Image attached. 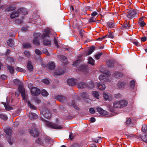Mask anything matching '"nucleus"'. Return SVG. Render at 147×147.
<instances>
[{"instance_id":"18","label":"nucleus","mask_w":147,"mask_h":147,"mask_svg":"<svg viewBox=\"0 0 147 147\" xmlns=\"http://www.w3.org/2000/svg\"><path fill=\"white\" fill-rule=\"evenodd\" d=\"M77 86L79 89H82L84 88H86V84L84 82H81L77 84Z\"/></svg>"},{"instance_id":"7","label":"nucleus","mask_w":147,"mask_h":147,"mask_svg":"<svg viewBox=\"0 0 147 147\" xmlns=\"http://www.w3.org/2000/svg\"><path fill=\"white\" fill-rule=\"evenodd\" d=\"M28 88L30 92H41L40 90L36 87L34 86L32 84H29Z\"/></svg>"},{"instance_id":"19","label":"nucleus","mask_w":147,"mask_h":147,"mask_svg":"<svg viewBox=\"0 0 147 147\" xmlns=\"http://www.w3.org/2000/svg\"><path fill=\"white\" fill-rule=\"evenodd\" d=\"M64 72L61 68H58L54 72V74L56 76H59L64 74Z\"/></svg>"},{"instance_id":"37","label":"nucleus","mask_w":147,"mask_h":147,"mask_svg":"<svg viewBox=\"0 0 147 147\" xmlns=\"http://www.w3.org/2000/svg\"><path fill=\"white\" fill-rule=\"evenodd\" d=\"M31 47L30 44L29 43H24L23 45V48L24 49H29Z\"/></svg>"},{"instance_id":"61","label":"nucleus","mask_w":147,"mask_h":147,"mask_svg":"<svg viewBox=\"0 0 147 147\" xmlns=\"http://www.w3.org/2000/svg\"><path fill=\"white\" fill-rule=\"evenodd\" d=\"M89 112L92 114H94L95 113V110L93 108H91L90 109Z\"/></svg>"},{"instance_id":"26","label":"nucleus","mask_w":147,"mask_h":147,"mask_svg":"<svg viewBox=\"0 0 147 147\" xmlns=\"http://www.w3.org/2000/svg\"><path fill=\"white\" fill-rule=\"evenodd\" d=\"M7 45L11 47H12L14 45V41L12 39H9L7 41Z\"/></svg>"},{"instance_id":"32","label":"nucleus","mask_w":147,"mask_h":147,"mask_svg":"<svg viewBox=\"0 0 147 147\" xmlns=\"http://www.w3.org/2000/svg\"><path fill=\"white\" fill-rule=\"evenodd\" d=\"M114 107L115 108H122L120 104V101H116L114 102L113 104Z\"/></svg>"},{"instance_id":"5","label":"nucleus","mask_w":147,"mask_h":147,"mask_svg":"<svg viewBox=\"0 0 147 147\" xmlns=\"http://www.w3.org/2000/svg\"><path fill=\"white\" fill-rule=\"evenodd\" d=\"M40 114L45 118L49 119L51 117V114L48 109L44 108L41 111Z\"/></svg>"},{"instance_id":"64","label":"nucleus","mask_w":147,"mask_h":147,"mask_svg":"<svg viewBox=\"0 0 147 147\" xmlns=\"http://www.w3.org/2000/svg\"><path fill=\"white\" fill-rule=\"evenodd\" d=\"M84 32V31L83 30H80L79 31V34L80 35V36L82 37H83L84 34H83V32Z\"/></svg>"},{"instance_id":"34","label":"nucleus","mask_w":147,"mask_h":147,"mask_svg":"<svg viewBox=\"0 0 147 147\" xmlns=\"http://www.w3.org/2000/svg\"><path fill=\"white\" fill-rule=\"evenodd\" d=\"M130 26L131 25L127 24L126 21V22H124V24L122 26L121 28L122 30H123L124 29H129Z\"/></svg>"},{"instance_id":"10","label":"nucleus","mask_w":147,"mask_h":147,"mask_svg":"<svg viewBox=\"0 0 147 147\" xmlns=\"http://www.w3.org/2000/svg\"><path fill=\"white\" fill-rule=\"evenodd\" d=\"M95 85L97 88H98L101 91L104 90L106 88L105 85L103 83H100L96 82L95 83Z\"/></svg>"},{"instance_id":"2","label":"nucleus","mask_w":147,"mask_h":147,"mask_svg":"<svg viewBox=\"0 0 147 147\" xmlns=\"http://www.w3.org/2000/svg\"><path fill=\"white\" fill-rule=\"evenodd\" d=\"M36 124L34 123L32 124L31 128L28 129L29 133L34 137H37L38 136L39 133L36 127Z\"/></svg>"},{"instance_id":"4","label":"nucleus","mask_w":147,"mask_h":147,"mask_svg":"<svg viewBox=\"0 0 147 147\" xmlns=\"http://www.w3.org/2000/svg\"><path fill=\"white\" fill-rule=\"evenodd\" d=\"M4 131L6 134V137L8 139V142L9 144L11 145L13 142L12 138L11 137L12 134V130L10 128H7Z\"/></svg>"},{"instance_id":"25","label":"nucleus","mask_w":147,"mask_h":147,"mask_svg":"<svg viewBox=\"0 0 147 147\" xmlns=\"http://www.w3.org/2000/svg\"><path fill=\"white\" fill-rule=\"evenodd\" d=\"M16 9L15 6L14 5H12L10 6L7 7L6 9V11H12Z\"/></svg>"},{"instance_id":"30","label":"nucleus","mask_w":147,"mask_h":147,"mask_svg":"<svg viewBox=\"0 0 147 147\" xmlns=\"http://www.w3.org/2000/svg\"><path fill=\"white\" fill-rule=\"evenodd\" d=\"M18 89L19 90L18 92H25V88L23 86V83L22 84V85H20L18 86Z\"/></svg>"},{"instance_id":"50","label":"nucleus","mask_w":147,"mask_h":147,"mask_svg":"<svg viewBox=\"0 0 147 147\" xmlns=\"http://www.w3.org/2000/svg\"><path fill=\"white\" fill-rule=\"evenodd\" d=\"M75 100L73 99L72 100L71 102H69L68 103V105L70 106H74L76 105L75 104V102L74 101Z\"/></svg>"},{"instance_id":"31","label":"nucleus","mask_w":147,"mask_h":147,"mask_svg":"<svg viewBox=\"0 0 147 147\" xmlns=\"http://www.w3.org/2000/svg\"><path fill=\"white\" fill-rule=\"evenodd\" d=\"M141 139L144 142L147 143V135L144 134H142L140 136Z\"/></svg>"},{"instance_id":"21","label":"nucleus","mask_w":147,"mask_h":147,"mask_svg":"<svg viewBox=\"0 0 147 147\" xmlns=\"http://www.w3.org/2000/svg\"><path fill=\"white\" fill-rule=\"evenodd\" d=\"M88 69V67L87 65H82L78 67V69L82 71H87Z\"/></svg>"},{"instance_id":"56","label":"nucleus","mask_w":147,"mask_h":147,"mask_svg":"<svg viewBox=\"0 0 147 147\" xmlns=\"http://www.w3.org/2000/svg\"><path fill=\"white\" fill-rule=\"evenodd\" d=\"M103 97L106 100H107L109 99V96L106 92H103Z\"/></svg>"},{"instance_id":"14","label":"nucleus","mask_w":147,"mask_h":147,"mask_svg":"<svg viewBox=\"0 0 147 147\" xmlns=\"http://www.w3.org/2000/svg\"><path fill=\"white\" fill-rule=\"evenodd\" d=\"M115 63L114 60H110L107 62L106 64L109 68L112 69L114 67Z\"/></svg>"},{"instance_id":"39","label":"nucleus","mask_w":147,"mask_h":147,"mask_svg":"<svg viewBox=\"0 0 147 147\" xmlns=\"http://www.w3.org/2000/svg\"><path fill=\"white\" fill-rule=\"evenodd\" d=\"M0 118L1 119L5 121H6L8 119L6 115L3 114H0Z\"/></svg>"},{"instance_id":"43","label":"nucleus","mask_w":147,"mask_h":147,"mask_svg":"<svg viewBox=\"0 0 147 147\" xmlns=\"http://www.w3.org/2000/svg\"><path fill=\"white\" fill-rule=\"evenodd\" d=\"M28 106L30 107V108L32 109H36V107L34 106V105L32 104L29 101H28Z\"/></svg>"},{"instance_id":"24","label":"nucleus","mask_w":147,"mask_h":147,"mask_svg":"<svg viewBox=\"0 0 147 147\" xmlns=\"http://www.w3.org/2000/svg\"><path fill=\"white\" fill-rule=\"evenodd\" d=\"M29 117L30 119L32 120L36 119L38 117V115L35 113H31L29 114Z\"/></svg>"},{"instance_id":"58","label":"nucleus","mask_w":147,"mask_h":147,"mask_svg":"<svg viewBox=\"0 0 147 147\" xmlns=\"http://www.w3.org/2000/svg\"><path fill=\"white\" fill-rule=\"evenodd\" d=\"M115 97L117 99L121 98L122 97V95L120 93L117 94L115 95Z\"/></svg>"},{"instance_id":"35","label":"nucleus","mask_w":147,"mask_h":147,"mask_svg":"<svg viewBox=\"0 0 147 147\" xmlns=\"http://www.w3.org/2000/svg\"><path fill=\"white\" fill-rule=\"evenodd\" d=\"M101 138L100 137H98L96 138L92 139V140L95 143H99L101 142Z\"/></svg>"},{"instance_id":"40","label":"nucleus","mask_w":147,"mask_h":147,"mask_svg":"<svg viewBox=\"0 0 147 147\" xmlns=\"http://www.w3.org/2000/svg\"><path fill=\"white\" fill-rule=\"evenodd\" d=\"M102 53L101 52H100L95 55L94 56L95 59L97 60L99 59L101 55H102Z\"/></svg>"},{"instance_id":"41","label":"nucleus","mask_w":147,"mask_h":147,"mask_svg":"<svg viewBox=\"0 0 147 147\" xmlns=\"http://www.w3.org/2000/svg\"><path fill=\"white\" fill-rule=\"evenodd\" d=\"M81 60L80 59H78L74 62L73 64V66H76L80 63Z\"/></svg>"},{"instance_id":"3","label":"nucleus","mask_w":147,"mask_h":147,"mask_svg":"<svg viewBox=\"0 0 147 147\" xmlns=\"http://www.w3.org/2000/svg\"><path fill=\"white\" fill-rule=\"evenodd\" d=\"M40 119L41 120L43 121L46 122V125L51 128L54 129H62V127L61 125H59L58 124L53 123L47 121L46 120L44 119L42 116H41L40 117Z\"/></svg>"},{"instance_id":"46","label":"nucleus","mask_w":147,"mask_h":147,"mask_svg":"<svg viewBox=\"0 0 147 147\" xmlns=\"http://www.w3.org/2000/svg\"><path fill=\"white\" fill-rule=\"evenodd\" d=\"M138 24H139L140 27L143 28L146 25V23L144 21L138 22Z\"/></svg>"},{"instance_id":"8","label":"nucleus","mask_w":147,"mask_h":147,"mask_svg":"<svg viewBox=\"0 0 147 147\" xmlns=\"http://www.w3.org/2000/svg\"><path fill=\"white\" fill-rule=\"evenodd\" d=\"M54 97L55 99L58 100L60 102H63L67 100V98L66 97L62 95L55 96H54Z\"/></svg>"},{"instance_id":"16","label":"nucleus","mask_w":147,"mask_h":147,"mask_svg":"<svg viewBox=\"0 0 147 147\" xmlns=\"http://www.w3.org/2000/svg\"><path fill=\"white\" fill-rule=\"evenodd\" d=\"M27 68L28 70L30 72H32L33 71V66L32 64V62L30 61H28L27 63Z\"/></svg>"},{"instance_id":"33","label":"nucleus","mask_w":147,"mask_h":147,"mask_svg":"<svg viewBox=\"0 0 147 147\" xmlns=\"http://www.w3.org/2000/svg\"><path fill=\"white\" fill-rule=\"evenodd\" d=\"M13 83L16 85L18 86H20V85H22V83L18 79H15L13 80Z\"/></svg>"},{"instance_id":"55","label":"nucleus","mask_w":147,"mask_h":147,"mask_svg":"<svg viewBox=\"0 0 147 147\" xmlns=\"http://www.w3.org/2000/svg\"><path fill=\"white\" fill-rule=\"evenodd\" d=\"M92 95L93 96L96 98V99H98V96L99 94H98V92H92Z\"/></svg>"},{"instance_id":"27","label":"nucleus","mask_w":147,"mask_h":147,"mask_svg":"<svg viewBox=\"0 0 147 147\" xmlns=\"http://www.w3.org/2000/svg\"><path fill=\"white\" fill-rule=\"evenodd\" d=\"M121 107L123 108L126 106L128 104V102L125 100L119 101Z\"/></svg>"},{"instance_id":"36","label":"nucleus","mask_w":147,"mask_h":147,"mask_svg":"<svg viewBox=\"0 0 147 147\" xmlns=\"http://www.w3.org/2000/svg\"><path fill=\"white\" fill-rule=\"evenodd\" d=\"M3 104L6 110L9 111L12 109L13 108L10 106L8 103L6 104L4 103Z\"/></svg>"},{"instance_id":"1","label":"nucleus","mask_w":147,"mask_h":147,"mask_svg":"<svg viewBox=\"0 0 147 147\" xmlns=\"http://www.w3.org/2000/svg\"><path fill=\"white\" fill-rule=\"evenodd\" d=\"M45 32L43 33L41 36V38L43 40V44L45 46H50L51 45V42L49 35L50 30L48 29H45Z\"/></svg>"},{"instance_id":"23","label":"nucleus","mask_w":147,"mask_h":147,"mask_svg":"<svg viewBox=\"0 0 147 147\" xmlns=\"http://www.w3.org/2000/svg\"><path fill=\"white\" fill-rule=\"evenodd\" d=\"M113 75L116 77L119 78H123V76L122 73L118 71L115 72L113 73Z\"/></svg>"},{"instance_id":"38","label":"nucleus","mask_w":147,"mask_h":147,"mask_svg":"<svg viewBox=\"0 0 147 147\" xmlns=\"http://www.w3.org/2000/svg\"><path fill=\"white\" fill-rule=\"evenodd\" d=\"M130 86L131 88L134 89L135 86V82L134 80H131L129 82Z\"/></svg>"},{"instance_id":"51","label":"nucleus","mask_w":147,"mask_h":147,"mask_svg":"<svg viewBox=\"0 0 147 147\" xmlns=\"http://www.w3.org/2000/svg\"><path fill=\"white\" fill-rule=\"evenodd\" d=\"M49 79H45L42 80V82L47 85H48L49 84L50 82L49 81Z\"/></svg>"},{"instance_id":"9","label":"nucleus","mask_w":147,"mask_h":147,"mask_svg":"<svg viewBox=\"0 0 147 147\" xmlns=\"http://www.w3.org/2000/svg\"><path fill=\"white\" fill-rule=\"evenodd\" d=\"M78 82V80L75 78H70L67 79V82L70 86H74Z\"/></svg>"},{"instance_id":"11","label":"nucleus","mask_w":147,"mask_h":147,"mask_svg":"<svg viewBox=\"0 0 147 147\" xmlns=\"http://www.w3.org/2000/svg\"><path fill=\"white\" fill-rule=\"evenodd\" d=\"M127 13V17L129 18H131L134 17L136 13L134 10H131L128 11Z\"/></svg>"},{"instance_id":"59","label":"nucleus","mask_w":147,"mask_h":147,"mask_svg":"<svg viewBox=\"0 0 147 147\" xmlns=\"http://www.w3.org/2000/svg\"><path fill=\"white\" fill-rule=\"evenodd\" d=\"M35 53L37 55H40L42 54V52L39 49H37L35 51Z\"/></svg>"},{"instance_id":"57","label":"nucleus","mask_w":147,"mask_h":147,"mask_svg":"<svg viewBox=\"0 0 147 147\" xmlns=\"http://www.w3.org/2000/svg\"><path fill=\"white\" fill-rule=\"evenodd\" d=\"M59 57L60 59L63 61H65L67 59L66 57L63 55H59Z\"/></svg>"},{"instance_id":"62","label":"nucleus","mask_w":147,"mask_h":147,"mask_svg":"<svg viewBox=\"0 0 147 147\" xmlns=\"http://www.w3.org/2000/svg\"><path fill=\"white\" fill-rule=\"evenodd\" d=\"M131 123V119L130 118H128L127 119L126 121V124L127 125H129Z\"/></svg>"},{"instance_id":"52","label":"nucleus","mask_w":147,"mask_h":147,"mask_svg":"<svg viewBox=\"0 0 147 147\" xmlns=\"http://www.w3.org/2000/svg\"><path fill=\"white\" fill-rule=\"evenodd\" d=\"M16 71L19 72H24V69L18 67H16Z\"/></svg>"},{"instance_id":"44","label":"nucleus","mask_w":147,"mask_h":147,"mask_svg":"<svg viewBox=\"0 0 147 147\" xmlns=\"http://www.w3.org/2000/svg\"><path fill=\"white\" fill-rule=\"evenodd\" d=\"M24 54L27 57H30V51L28 50L25 51L24 52Z\"/></svg>"},{"instance_id":"48","label":"nucleus","mask_w":147,"mask_h":147,"mask_svg":"<svg viewBox=\"0 0 147 147\" xmlns=\"http://www.w3.org/2000/svg\"><path fill=\"white\" fill-rule=\"evenodd\" d=\"M142 130L143 132H146L147 130V126L145 124L143 125L142 127Z\"/></svg>"},{"instance_id":"15","label":"nucleus","mask_w":147,"mask_h":147,"mask_svg":"<svg viewBox=\"0 0 147 147\" xmlns=\"http://www.w3.org/2000/svg\"><path fill=\"white\" fill-rule=\"evenodd\" d=\"M95 86H96L95 85V84H94L93 82L91 81L89 82L87 84H86V88L91 90H94V88Z\"/></svg>"},{"instance_id":"42","label":"nucleus","mask_w":147,"mask_h":147,"mask_svg":"<svg viewBox=\"0 0 147 147\" xmlns=\"http://www.w3.org/2000/svg\"><path fill=\"white\" fill-rule=\"evenodd\" d=\"M94 60L91 57H90L89 58L88 63L92 65H94Z\"/></svg>"},{"instance_id":"20","label":"nucleus","mask_w":147,"mask_h":147,"mask_svg":"<svg viewBox=\"0 0 147 147\" xmlns=\"http://www.w3.org/2000/svg\"><path fill=\"white\" fill-rule=\"evenodd\" d=\"M19 13L17 11H14L10 14V17L11 19L17 18L19 16Z\"/></svg>"},{"instance_id":"60","label":"nucleus","mask_w":147,"mask_h":147,"mask_svg":"<svg viewBox=\"0 0 147 147\" xmlns=\"http://www.w3.org/2000/svg\"><path fill=\"white\" fill-rule=\"evenodd\" d=\"M33 99L38 104H39L40 102V100L38 99L36 97H34L33 98Z\"/></svg>"},{"instance_id":"22","label":"nucleus","mask_w":147,"mask_h":147,"mask_svg":"<svg viewBox=\"0 0 147 147\" xmlns=\"http://www.w3.org/2000/svg\"><path fill=\"white\" fill-rule=\"evenodd\" d=\"M17 11L19 13V14L20 13L23 15H25L27 14V11L24 8H21L18 9Z\"/></svg>"},{"instance_id":"53","label":"nucleus","mask_w":147,"mask_h":147,"mask_svg":"<svg viewBox=\"0 0 147 147\" xmlns=\"http://www.w3.org/2000/svg\"><path fill=\"white\" fill-rule=\"evenodd\" d=\"M53 41L55 46H56L57 47H59V45L58 44V41L57 39L55 37L54 38Z\"/></svg>"},{"instance_id":"47","label":"nucleus","mask_w":147,"mask_h":147,"mask_svg":"<svg viewBox=\"0 0 147 147\" xmlns=\"http://www.w3.org/2000/svg\"><path fill=\"white\" fill-rule=\"evenodd\" d=\"M106 77L103 74L100 75L99 77V79L100 80L106 81Z\"/></svg>"},{"instance_id":"63","label":"nucleus","mask_w":147,"mask_h":147,"mask_svg":"<svg viewBox=\"0 0 147 147\" xmlns=\"http://www.w3.org/2000/svg\"><path fill=\"white\" fill-rule=\"evenodd\" d=\"M33 96H37L39 95L41 92H31Z\"/></svg>"},{"instance_id":"54","label":"nucleus","mask_w":147,"mask_h":147,"mask_svg":"<svg viewBox=\"0 0 147 147\" xmlns=\"http://www.w3.org/2000/svg\"><path fill=\"white\" fill-rule=\"evenodd\" d=\"M96 19L94 17H91L89 20V22L90 23L96 22Z\"/></svg>"},{"instance_id":"12","label":"nucleus","mask_w":147,"mask_h":147,"mask_svg":"<svg viewBox=\"0 0 147 147\" xmlns=\"http://www.w3.org/2000/svg\"><path fill=\"white\" fill-rule=\"evenodd\" d=\"M97 112L100 115H105L108 114V112L103 110L101 108L98 107L96 108Z\"/></svg>"},{"instance_id":"29","label":"nucleus","mask_w":147,"mask_h":147,"mask_svg":"<svg viewBox=\"0 0 147 147\" xmlns=\"http://www.w3.org/2000/svg\"><path fill=\"white\" fill-rule=\"evenodd\" d=\"M107 25L108 26L111 28H114L115 26L114 22L113 20H111L108 22L107 23Z\"/></svg>"},{"instance_id":"6","label":"nucleus","mask_w":147,"mask_h":147,"mask_svg":"<svg viewBox=\"0 0 147 147\" xmlns=\"http://www.w3.org/2000/svg\"><path fill=\"white\" fill-rule=\"evenodd\" d=\"M34 38L33 39V42L35 45L39 46L40 45V42L38 37L40 36V33H36L33 35Z\"/></svg>"},{"instance_id":"49","label":"nucleus","mask_w":147,"mask_h":147,"mask_svg":"<svg viewBox=\"0 0 147 147\" xmlns=\"http://www.w3.org/2000/svg\"><path fill=\"white\" fill-rule=\"evenodd\" d=\"M72 98L75 100H79L80 99V97L76 94L73 95Z\"/></svg>"},{"instance_id":"28","label":"nucleus","mask_w":147,"mask_h":147,"mask_svg":"<svg viewBox=\"0 0 147 147\" xmlns=\"http://www.w3.org/2000/svg\"><path fill=\"white\" fill-rule=\"evenodd\" d=\"M95 50V47L94 46H93L90 47L88 50V51L86 52L87 55H89L92 54Z\"/></svg>"},{"instance_id":"13","label":"nucleus","mask_w":147,"mask_h":147,"mask_svg":"<svg viewBox=\"0 0 147 147\" xmlns=\"http://www.w3.org/2000/svg\"><path fill=\"white\" fill-rule=\"evenodd\" d=\"M46 68L50 70H53L55 68V65L53 62H49L45 66Z\"/></svg>"},{"instance_id":"45","label":"nucleus","mask_w":147,"mask_h":147,"mask_svg":"<svg viewBox=\"0 0 147 147\" xmlns=\"http://www.w3.org/2000/svg\"><path fill=\"white\" fill-rule=\"evenodd\" d=\"M7 68L9 69V72L12 74H13L14 72V70L13 67L10 66H8Z\"/></svg>"},{"instance_id":"17","label":"nucleus","mask_w":147,"mask_h":147,"mask_svg":"<svg viewBox=\"0 0 147 147\" xmlns=\"http://www.w3.org/2000/svg\"><path fill=\"white\" fill-rule=\"evenodd\" d=\"M126 83L125 82L119 81L117 84V87L120 89H123Z\"/></svg>"}]
</instances>
